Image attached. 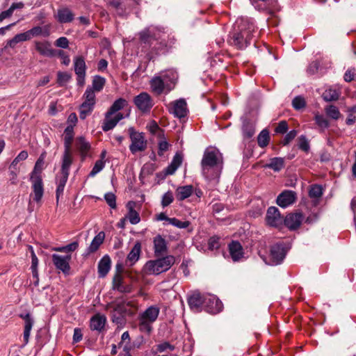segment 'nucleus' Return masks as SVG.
<instances>
[{
  "instance_id": "obj_54",
  "label": "nucleus",
  "mask_w": 356,
  "mask_h": 356,
  "mask_svg": "<svg viewBox=\"0 0 356 356\" xmlns=\"http://www.w3.org/2000/svg\"><path fill=\"white\" fill-rule=\"evenodd\" d=\"M104 199L111 208H116V197L113 193H106L104 195Z\"/></svg>"
},
{
  "instance_id": "obj_19",
  "label": "nucleus",
  "mask_w": 356,
  "mask_h": 356,
  "mask_svg": "<svg viewBox=\"0 0 356 356\" xmlns=\"http://www.w3.org/2000/svg\"><path fill=\"white\" fill-rule=\"evenodd\" d=\"M112 115H108V112L105 113V118L102 126L104 131L113 129L118 122L124 118L123 114L121 113H118L114 117H112Z\"/></svg>"
},
{
  "instance_id": "obj_39",
  "label": "nucleus",
  "mask_w": 356,
  "mask_h": 356,
  "mask_svg": "<svg viewBox=\"0 0 356 356\" xmlns=\"http://www.w3.org/2000/svg\"><path fill=\"white\" fill-rule=\"evenodd\" d=\"M30 35L31 38L33 37H36L39 35H43L44 37H48L50 35L49 32V26H45L44 27H41L39 26H34L31 29L28 31Z\"/></svg>"
},
{
  "instance_id": "obj_64",
  "label": "nucleus",
  "mask_w": 356,
  "mask_h": 356,
  "mask_svg": "<svg viewBox=\"0 0 356 356\" xmlns=\"http://www.w3.org/2000/svg\"><path fill=\"white\" fill-rule=\"evenodd\" d=\"M168 349H170V350H173L175 349V347L168 342H164L163 343H161V344L158 345V347H157V350L160 353L164 352Z\"/></svg>"
},
{
  "instance_id": "obj_26",
  "label": "nucleus",
  "mask_w": 356,
  "mask_h": 356,
  "mask_svg": "<svg viewBox=\"0 0 356 356\" xmlns=\"http://www.w3.org/2000/svg\"><path fill=\"white\" fill-rule=\"evenodd\" d=\"M123 276L120 273H115L112 281V288L120 293L131 292V287L129 285L123 284Z\"/></svg>"
},
{
  "instance_id": "obj_37",
  "label": "nucleus",
  "mask_w": 356,
  "mask_h": 356,
  "mask_svg": "<svg viewBox=\"0 0 356 356\" xmlns=\"http://www.w3.org/2000/svg\"><path fill=\"white\" fill-rule=\"evenodd\" d=\"M284 167V159L281 157H274L270 159V162L264 165V168H270L275 172L280 171Z\"/></svg>"
},
{
  "instance_id": "obj_30",
  "label": "nucleus",
  "mask_w": 356,
  "mask_h": 356,
  "mask_svg": "<svg viewBox=\"0 0 356 356\" xmlns=\"http://www.w3.org/2000/svg\"><path fill=\"white\" fill-rule=\"evenodd\" d=\"M242 131L245 138H251L255 133V123L251 120L247 118L243 119Z\"/></svg>"
},
{
  "instance_id": "obj_12",
  "label": "nucleus",
  "mask_w": 356,
  "mask_h": 356,
  "mask_svg": "<svg viewBox=\"0 0 356 356\" xmlns=\"http://www.w3.org/2000/svg\"><path fill=\"white\" fill-rule=\"evenodd\" d=\"M204 307L210 314H217L222 311V304L214 295L206 294Z\"/></svg>"
},
{
  "instance_id": "obj_31",
  "label": "nucleus",
  "mask_w": 356,
  "mask_h": 356,
  "mask_svg": "<svg viewBox=\"0 0 356 356\" xmlns=\"http://www.w3.org/2000/svg\"><path fill=\"white\" fill-rule=\"evenodd\" d=\"M136 203L133 201H129L127 204L128 209V213L127 218L132 225H136L140 221L139 213L134 209Z\"/></svg>"
},
{
  "instance_id": "obj_7",
  "label": "nucleus",
  "mask_w": 356,
  "mask_h": 356,
  "mask_svg": "<svg viewBox=\"0 0 356 356\" xmlns=\"http://www.w3.org/2000/svg\"><path fill=\"white\" fill-rule=\"evenodd\" d=\"M131 145L129 149L134 154L139 152H143L147 148V140L143 133L136 131L133 127L129 129Z\"/></svg>"
},
{
  "instance_id": "obj_49",
  "label": "nucleus",
  "mask_w": 356,
  "mask_h": 356,
  "mask_svg": "<svg viewBox=\"0 0 356 356\" xmlns=\"http://www.w3.org/2000/svg\"><path fill=\"white\" fill-rule=\"evenodd\" d=\"M169 224H170L176 227H178L180 229H184V228H186L189 226L190 222L188 220L181 221L176 218H171V219L169 220Z\"/></svg>"
},
{
  "instance_id": "obj_50",
  "label": "nucleus",
  "mask_w": 356,
  "mask_h": 356,
  "mask_svg": "<svg viewBox=\"0 0 356 356\" xmlns=\"http://www.w3.org/2000/svg\"><path fill=\"white\" fill-rule=\"evenodd\" d=\"M71 79V76L67 72H58L57 83L60 86H63Z\"/></svg>"
},
{
  "instance_id": "obj_18",
  "label": "nucleus",
  "mask_w": 356,
  "mask_h": 356,
  "mask_svg": "<svg viewBox=\"0 0 356 356\" xmlns=\"http://www.w3.org/2000/svg\"><path fill=\"white\" fill-rule=\"evenodd\" d=\"M150 87L154 93L161 95L166 88L168 91L171 90L172 87L169 83H165L164 80L160 76H154L150 81Z\"/></svg>"
},
{
  "instance_id": "obj_5",
  "label": "nucleus",
  "mask_w": 356,
  "mask_h": 356,
  "mask_svg": "<svg viewBox=\"0 0 356 356\" xmlns=\"http://www.w3.org/2000/svg\"><path fill=\"white\" fill-rule=\"evenodd\" d=\"M160 313V307L154 305L148 307L138 316V330L140 332L149 335L152 330V325L156 321Z\"/></svg>"
},
{
  "instance_id": "obj_27",
  "label": "nucleus",
  "mask_w": 356,
  "mask_h": 356,
  "mask_svg": "<svg viewBox=\"0 0 356 356\" xmlns=\"http://www.w3.org/2000/svg\"><path fill=\"white\" fill-rule=\"evenodd\" d=\"M54 17L59 23L65 24L72 22L74 15L68 8H61L58 9Z\"/></svg>"
},
{
  "instance_id": "obj_46",
  "label": "nucleus",
  "mask_w": 356,
  "mask_h": 356,
  "mask_svg": "<svg viewBox=\"0 0 356 356\" xmlns=\"http://www.w3.org/2000/svg\"><path fill=\"white\" fill-rule=\"evenodd\" d=\"M86 63L82 57H76L74 60V71L76 74H86Z\"/></svg>"
},
{
  "instance_id": "obj_62",
  "label": "nucleus",
  "mask_w": 356,
  "mask_h": 356,
  "mask_svg": "<svg viewBox=\"0 0 356 356\" xmlns=\"http://www.w3.org/2000/svg\"><path fill=\"white\" fill-rule=\"evenodd\" d=\"M169 143L166 140H161L159 143L158 154L162 156L163 153L168 149Z\"/></svg>"
},
{
  "instance_id": "obj_13",
  "label": "nucleus",
  "mask_w": 356,
  "mask_h": 356,
  "mask_svg": "<svg viewBox=\"0 0 356 356\" xmlns=\"http://www.w3.org/2000/svg\"><path fill=\"white\" fill-rule=\"evenodd\" d=\"M266 221L270 227H279L282 225L284 219L277 207H270L267 210Z\"/></svg>"
},
{
  "instance_id": "obj_29",
  "label": "nucleus",
  "mask_w": 356,
  "mask_h": 356,
  "mask_svg": "<svg viewBox=\"0 0 356 356\" xmlns=\"http://www.w3.org/2000/svg\"><path fill=\"white\" fill-rule=\"evenodd\" d=\"M111 266V259L108 254L104 255L98 263V275L104 277L109 272Z\"/></svg>"
},
{
  "instance_id": "obj_61",
  "label": "nucleus",
  "mask_w": 356,
  "mask_h": 356,
  "mask_svg": "<svg viewBox=\"0 0 356 356\" xmlns=\"http://www.w3.org/2000/svg\"><path fill=\"white\" fill-rule=\"evenodd\" d=\"M55 45L58 47L66 49L69 46L68 39L65 37H60L56 40Z\"/></svg>"
},
{
  "instance_id": "obj_58",
  "label": "nucleus",
  "mask_w": 356,
  "mask_h": 356,
  "mask_svg": "<svg viewBox=\"0 0 356 356\" xmlns=\"http://www.w3.org/2000/svg\"><path fill=\"white\" fill-rule=\"evenodd\" d=\"M298 147L300 149L304 152H308L309 149V141L305 136H301L299 138V144Z\"/></svg>"
},
{
  "instance_id": "obj_32",
  "label": "nucleus",
  "mask_w": 356,
  "mask_h": 356,
  "mask_svg": "<svg viewBox=\"0 0 356 356\" xmlns=\"http://www.w3.org/2000/svg\"><path fill=\"white\" fill-rule=\"evenodd\" d=\"M106 319L104 316L96 314L90 319V329L100 332L104 327Z\"/></svg>"
},
{
  "instance_id": "obj_48",
  "label": "nucleus",
  "mask_w": 356,
  "mask_h": 356,
  "mask_svg": "<svg viewBox=\"0 0 356 356\" xmlns=\"http://www.w3.org/2000/svg\"><path fill=\"white\" fill-rule=\"evenodd\" d=\"M28 152L26 150L21 151L19 154L13 159L10 163L11 168L15 169L19 161H24L28 158Z\"/></svg>"
},
{
  "instance_id": "obj_21",
  "label": "nucleus",
  "mask_w": 356,
  "mask_h": 356,
  "mask_svg": "<svg viewBox=\"0 0 356 356\" xmlns=\"http://www.w3.org/2000/svg\"><path fill=\"white\" fill-rule=\"evenodd\" d=\"M229 252L234 261H238L244 256L243 248L238 241H233L228 245Z\"/></svg>"
},
{
  "instance_id": "obj_55",
  "label": "nucleus",
  "mask_w": 356,
  "mask_h": 356,
  "mask_svg": "<svg viewBox=\"0 0 356 356\" xmlns=\"http://www.w3.org/2000/svg\"><path fill=\"white\" fill-rule=\"evenodd\" d=\"M305 104V99L300 96L296 97L292 102V105L296 110H300L304 108Z\"/></svg>"
},
{
  "instance_id": "obj_33",
  "label": "nucleus",
  "mask_w": 356,
  "mask_h": 356,
  "mask_svg": "<svg viewBox=\"0 0 356 356\" xmlns=\"http://www.w3.org/2000/svg\"><path fill=\"white\" fill-rule=\"evenodd\" d=\"M105 239V233L104 232H99L92 239L90 245L87 249L88 253H93L96 252L99 246L103 243Z\"/></svg>"
},
{
  "instance_id": "obj_3",
  "label": "nucleus",
  "mask_w": 356,
  "mask_h": 356,
  "mask_svg": "<svg viewBox=\"0 0 356 356\" xmlns=\"http://www.w3.org/2000/svg\"><path fill=\"white\" fill-rule=\"evenodd\" d=\"M44 155L42 154L35 162L34 168L30 175L32 192L30 198L39 206L42 204V199L44 195V184L41 173L44 169Z\"/></svg>"
},
{
  "instance_id": "obj_59",
  "label": "nucleus",
  "mask_w": 356,
  "mask_h": 356,
  "mask_svg": "<svg viewBox=\"0 0 356 356\" xmlns=\"http://www.w3.org/2000/svg\"><path fill=\"white\" fill-rule=\"evenodd\" d=\"M288 130V124L286 121L282 120L280 121L276 128L275 129V131L277 134H285Z\"/></svg>"
},
{
  "instance_id": "obj_57",
  "label": "nucleus",
  "mask_w": 356,
  "mask_h": 356,
  "mask_svg": "<svg viewBox=\"0 0 356 356\" xmlns=\"http://www.w3.org/2000/svg\"><path fill=\"white\" fill-rule=\"evenodd\" d=\"M220 238L214 236L209 238V248L211 250H217L220 247Z\"/></svg>"
},
{
  "instance_id": "obj_2",
  "label": "nucleus",
  "mask_w": 356,
  "mask_h": 356,
  "mask_svg": "<svg viewBox=\"0 0 356 356\" xmlns=\"http://www.w3.org/2000/svg\"><path fill=\"white\" fill-rule=\"evenodd\" d=\"M222 163V156L218 149H207L201 161L202 174L207 179L219 177Z\"/></svg>"
},
{
  "instance_id": "obj_28",
  "label": "nucleus",
  "mask_w": 356,
  "mask_h": 356,
  "mask_svg": "<svg viewBox=\"0 0 356 356\" xmlns=\"http://www.w3.org/2000/svg\"><path fill=\"white\" fill-rule=\"evenodd\" d=\"M141 254V243L139 241L136 242L134 247L129 252L126 259V264L129 266H133L138 261Z\"/></svg>"
},
{
  "instance_id": "obj_51",
  "label": "nucleus",
  "mask_w": 356,
  "mask_h": 356,
  "mask_svg": "<svg viewBox=\"0 0 356 356\" xmlns=\"http://www.w3.org/2000/svg\"><path fill=\"white\" fill-rule=\"evenodd\" d=\"M104 165L105 161H104L103 160H97L90 172V176H95L97 173H99L101 170H103Z\"/></svg>"
},
{
  "instance_id": "obj_35",
  "label": "nucleus",
  "mask_w": 356,
  "mask_h": 356,
  "mask_svg": "<svg viewBox=\"0 0 356 356\" xmlns=\"http://www.w3.org/2000/svg\"><path fill=\"white\" fill-rule=\"evenodd\" d=\"M31 37L29 31H26L24 33H19L15 35L11 40L7 42V44L6 47L15 48L16 44L21 42H24L31 40Z\"/></svg>"
},
{
  "instance_id": "obj_1",
  "label": "nucleus",
  "mask_w": 356,
  "mask_h": 356,
  "mask_svg": "<svg viewBox=\"0 0 356 356\" xmlns=\"http://www.w3.org/2000/svg\"><path fill=\"white\" fill-rule=\"evenodd\" d=\"M236 24L237 29L229 35L227 42L238 49H243L251 43L257 30L254 24L248 19H240Z\"/></svg>"
},
{
  "instance_id": "obj_52",
  "label": "nucleus",
  "mask_w": 356,
  "mask_h": 356,
  "mask_svg": "<svg viewBox=\"0 0 356 356\" xmlns=\"http://www.w3.org/2000/svg\"><path fill=\"white\" fill-rule=\"evenodd\" d=\"M314 120L317 125L322 129H326L329 127V122L322 115L316 114L315 115Z\"/></svg>"
},
{
  "instance_id": "obj_42",
  "label": "nucleus",
  "mask_w": 356,
  "mask_h": 356,
  "mask_svg": "<svg viewBox=\"0 0 356 356\" xmlns=\"http://www.w3.org/2000/svg\"><path fill=\"white\" fill-rule=\"evenodd\" d=\"M76 147L82 157H85L90 149V143L83 137H79L77 138Z\"/></svg>"
},
{
  "instance_id": "obj_41",
  "label": "nucleus",
  "mask_w": 356,
  "mask_h": 356,
  "mask_svg": "<svg viewBox=\"0 0 356 356\" xmlns=\"http://www.w3.org/2000/svg\"><path fill=\"white\" fill-rule=\"evenodd\" d=\"M127 104L128 102L126 99L123 98H119L113 102L107 112L108 113V115H113L114 113L124 108L127 105Z\"/></svg>"
},
{
  "instance_id": "obj_63",
  "label": "nucleus",
  "mask_w": 356,
  "mask_h": 356,
  "mask_svg": "<svg viewBox=\"0 0 356 356\" xmlns=\"http://www.w3.org/2000/svg\"><path fill=\"white\" fill-rule=\"evenodd\" d=\"M355 70L354 68L348 69L344 74L343 79L346 82H350L354 79Z\"/></svg>"
},
{
  "instance_id": "obj_53",
  "label": "nucleus",
  "mask_w": 356,
  "mask_h": 356,
  "mask_svg": "<svg viewBox=\"0 0 356 356\" xmlns=\"http://www.w3.org/2000/svg\"><path fill=\"white\" fill-rule=\"evenodd\" d=\"M174 200V197L171 191L166 192L162 197L161 205L163 207H168Z\"/></svg>"
},
{
  "instance_id": "obj_9",
  "label": "nucleus",
  "mask_w": 356,
  "mask_h": 356,
  "mask_svg": "<svg viewBox=\"0 0 356 356\" xmlns=\"http://www.w3.org/2000/svg\"><path fill=\"white\" fill-rule=\"evenodd\" d=\"M74 138L73 126H67L64 131V152L62 156L61 162H73V153L71 149V145Z\"/></svg>"
},
{
  "instance_id": "obj_38",
  "label": "nucleus",
  "mask_w": 356,
  "mask_h": 356,
  "mask_svg": "<svg viewBox=\"0 0 356 356\" xmlns=\"http://www.w3.org/2000/svg\"><path fill=\"white\" fill-rule=\"evenodd\" d=\"M340 88H330L323 93V98L326 102L336 101L339 98Z\"/></svg>"
},
{
  "instance_id": "obj_56",
  "label": "nucleus",
  "mask_w": 356,
  "mask_h": 356,
  "mask_svg": "<svg viewBox=\"0 0 356 356\" xmlns=\"http://www.w3.org/2000/svg\"><path fill=\"white\" fill-rule=\"evenodd\" d=\"M19 170L15 167V169H13V168H11V165L9 166V177H10V181L11 184L16 185L18 182L17 181V175H18Z\"/></svg>"
},
{
  "instance_id": "obj_10",
  "label": "nucleus",
  "mask_w": 356,
  "mask_h": 356,
  "mask_svg": "<svg viewBox=\"0 0 356 356\" xmlns=\"http://www.w3.org/2000/svg\"><path fill=\"white\" fill-rule=\"evenodd\" d=\"M106 309H111L113 321L119 320L126 316H133L134 311L127 308L124 301L119 302L115 305H108Z\"/></svg>"
},
{
  "instance_id": "obj_47",
  "label": "nucleus",
  "mask_w": 356,
  "mask_h": 356,
  "mask_svg": "<svg viewBox=\"0 0 356 356\" xmlns=\"http://www.w3.org/2000/svg\"><path fill=\"white\" fill-rule=\"evenodd\" d=\"M323 195V188L320 185H313L309 191V195L312 198H319Z\"/></svg>"
},
{
  "instance_id": "obj_8",
  "label": "nucleus",
  "mask_w": 356,
  "mask_h": 356,
  "mask_svg": "<svg viewBox=\"0 0 356 356\" xmlns=\"http://www.w3.org/2000/svg\"><path fill=\"white\" fill-rule=\"evenodd\" d=\"M72 163L61 162V168L60 173L56 176L57 188L56 191V202H58L59 198L63 195L65 184L67 181L70 169Z\"/></svg>"
},
{
  "instance_id": "obj_6",
  "label": "nucleus",
  "mask_w": 356,
  "mask_h": 356,
  "mask_svg": "<svg viewBox=\"0 0 356 356\" xmlns=\"http://www.w3.org/2000/svg\"><path fill=\"white\" fill-rule=\"evenodd\" d=\"M83 102L79 107V117L81 120L86 119L92 112L95 104L96 96L94 91L88 87L82 97Z\"/></svg>"
},
{
  "instance_id": "obj_25",
  "label": "nucleus",
  "mask_w": 356,
  "mask_h": 356,
  "mask_svg": "<svg viewBox=\"0 0 356 356\" xmlns=\"http://www.w3.org/2000/svg\"><path fill=\"white\" fill-rule=\"evenodd\" d=\"M19 317L24 320L23 338L24 342V346H26L29 343V337L34 323V321L29 313L26 314H20Z\"/></svg>"
},
{
  "instance_id": "obj_17",
  "label": "nucleus",
  "mask_w": 356,
  "mask_h": 356,
  "mask_svg": "<svg viewBox=\"0 0 356 356\" xmlns=\"http://www.w3.org/2000/svg\"><path fill=\"white\" fill-rule=\"evenodd\" d=\"M303 219L301 213H291L285 217L284 223L290 230H296L300 226Z\"/></svg>"
},
{
  "instance_id": "obj_40",
  "label": "nucleus",
  "mask_w": 356,
  "mask_h": 356,
  "mask_svg": "<svg viewBox=\"0 0 356 356\" xmlns=\"http://www.w3.org/2000/svg\"><path fill=\"white\" fill-rule=\"evenodd\" d=\"M105 83V78L99 75H95L92 79V86L89 87L92 90V91H94V92H100L104 88Z\"/></svg>"
},
{
  "instance_id": "obj_14",
  "label": "nucleus",
  "mask_w": 356,
  "mask_h": 356,
  "mask_svg": "<svg viewBox=\"0 0 356 356\" xmlns=\"http://www.w3.org/2000/svg\"><path fill=\"white\" fill-rule=\"evenodd\" d=\"M71 255H59L57 254H52V261L56 268L61 270L64 274H68L70 270V261Z\"/></svg>"
},
{
  "instance_id": "obj_16",
  "label": "nucleus",
  "mask_w": 356,
  "mask_h": 356,
  "mask_svg": "<svg viewBox=\"0 0 356 356\" xmlns=\"http://www.w3.org/2000/svg\"><path fill=\"white\" fill-rule=\"evenodd\" d=\"M169 112L178 118H184L187 115V105L184 99H180L171 103Z\"/></svg>"
},
{
  "instance_id": "obj_36",
  "label": "nucleus",
  "mask_w": 356,
  "mask_h": 356,
  "mask_svg": "<svg viewBox=\"0 0 356 356\" xmlns=\"http://www.w3.org/2000/svg\"><path fill=\"white\" fill-rule=\"evenodd\" d=\"M24 7V3L23 2H17V3H13L10 6V8L4 11H2L0 13V22H3L4 19L10 18L14 11L17 9L21 10Z\"/></svg>"
},
{
  "instance_id": "obj_20",
  "label": "nucleus",
  "mask_w": 356,
  "mask_h": 356,
  "mask_svg": "<svg viewBox=\"0 0 356 356\" xmlns=\"http://www.w3.org/2000/svg\"><path fill=\"white\" fill-rule=\"evenodd\" d=\"M286 251L282 244L276 243L270 248V257L275 264H278L284 259Z\"/></svg>"
},
{
  "instance_id": "obj_23",
  "label": "nucleus",
  "mask_w": 356,
  "mask_h": 356,
  "mask_svg": "<svg viewBox=\"0 0 356 356\" xmlns=\"http://www.w3.org/2000/svg\"><path fill=\"white\" fill-rule=\"evenodd\" d=\"M206 294H201L199 292H194L188 298V303L191 309L199 310L201 307H204V298Z\"/></svg>"
},
{
  "instance_id": "obj_11",
  "label": "nucleus",
  "mask_w": 356,
  "mask_h": 356,
  "mask_svg": "<svg viewBox=\"0 0 356 356\" xmlns=\"http://www.w3.org/2000/svg\"><path fill=\"white\" fill-rule=\"evenodd\" d=\"M134 104L143 113L149 112L154 103L151 96L147 92H141L134 98Z\"/></svg>"
},
{
  "instance_id": "obj_60",
  "label": "nucleus",
  "mask_w": 356,
  "mask_h": 356,
  "mask_svg": "<svg viewBox=\"0 0 356 356\" xmlns=\"http://www.w3.org/2000/svg\"><path fill=\"white\" fill-rule=\"evenodd\" d=\"M297 136V131L296 130H291L286 134L283 141V145H287L291 141H292Z\"/></svg>"
},
{
  "instance_id": "obj_4",
  "label": "nucleus",
  "mask_w": 356,
  "mask_h": 356,
  "mask_svg": "<svg viewBox=\"0 0 356 356\" xmlns=\"http://www.w3.org/2000/svg\"><path fill=\"white\" fill-rule=\"evenodd\" d=\"M175 262V257L172 255L156 259L147 261L143 268V272L147 275H158L168 270Z\"/></svg>"
},
{
  "instance_id": "obj_44",
  "label": "nucleus",
  "mask_w": 356,
  "mask_h": 356,
  "mask_svg": "<svg viewBox=\"0 0 356 356\" xmlns=\"http://www.w3.org/2000/svg\"><path fill=\"white\" fill-rule=\"evenodd\" d=\"M270 141L269 131L267 129H263L257 137V143L260 147H266Z\"/></svg>"
},
{
  "instance_id": "obj_45",
  "label": "nucleus",
  "mask_w": 356,
  "mask_h": 356,
  "mask_svg": "<svg viewBox=\"0 0 356 356\" xmlns=\"http://www.w3.org/2000/svg\"><path fill=\"white\" fill-rule=\"evenodd\" d=\"M326 115L331 119L338 120L341 117V113L339 108L334 105H329L325 108Z\"/></svg>"
},
{
  "instance_id": "obj_22",
  "label": "nucleus",
  "mask_w": 356,
  "mask_h": 356,
  "mask_svg": "<svg viewBox=\"0 0 356 356\" xmlns=\"http://www.w3.org/2000/svg\"><path fill=\"white\" fill-rule=\"evenodd\" d=\"M154 251L156 257H161L168 251L165 239L159 234L154 238Z\"/></svg>"
},
{
  "instance_id": "obj_15",
  "label": "nucleus",
  "mask_w": 356,
  "mask_h": 356,
  "mask_svg": "<svg viewBox=\"0 0 356 356\" xmlns=\"http://www.w3.org/2000/svg\"><path fill=\"white\" fill-rule=\"evenodd\" d=\"M296 200L297 193L295 191L285 190L277 196L276 202L280 207L286 208L293 204Z\"/></svg>"
},
{
  "instance_id": "obj_43",
  "label": "nucleus",
  "mask_w": 356,
  "mask_h": 356,
  "mask_svg": "<svg viewBox=\"0 0 356 356\" xmlns=\"http://www.w3.org/2000/svg\"><path fill=\"white\" fill-rule=\"evenodd\" d=\"M160 76L162 77L165 83H169L170 86H171V85L174 86L177 80V74L173 70L165 71L162 73Z\"/></svg>"
},
{
  "instance_id": "obj_24",
  "label": "nucleus",
  "mask_w": 356,
  "mask_h": 356,
  "mask_svg": "<svg viewBox=\"0 0 356 356\" xmlns=\"http://www.w3.org/2000/svg\"><path fill=\"white\" fill-rule=\"evenodd\" d=\"M35 48L42 56L52 57L54 55V50L51 48V43L48 41H35Z\"/></svg>"
},
{
  "instance_id": "obj_34",
  "label": "nucleus",
  "mask_w": 356,
  "mask_h": 356,
  "mask_svg": "<svg viewBox=\"0 0 356 356\" xmlns=\"http://www.w3.org/2000/svg\"><path fill=\"white\" fill-rule=\"evenodd\" d=\"M193 192V188L191 185L179 186L175 192L176 198L179 201H182L189 197Z\"/></svg>"
}]
</instances>
